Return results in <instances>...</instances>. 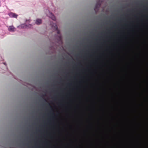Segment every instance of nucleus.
I'll use <instances>...</instances> for the list:
<instances>
[{
	"instance_id": "obj_1",
	"label": "nucleus",
	"mask_w": 148,
	"mask_h": 148,
	"mask_svg": "<svg viewBox=\"0 0 148 148\" xmlns=\"http://www.w3.org/2000/svg\"><path fill=\"white\" fill-rule=\"evenodd\" d=\"M101 3L99 2H97L94 8V10L96 12H97L99 10V8L101 6Z\"/></svg>"
},
{
	"instance_id": "obj_2",
	"label": "nucleus",
	"mask_w": 148,
	"mask_h": 148,
	"mask_svg": "<svg viewBox=\"0 0 148 148\" xmlns=\"http://www.w3.org/2000/svg\"><path fill=\"white\" fill-rule=\"evenodd\" d=\"M9 15L11 17L15 18H16L18 16V15L13 12H10L9 13Z\"/></svg>"
},
{
	"instance_id": "obj_3",
	"label": "nucleus",
	"mask_w": 148,
	"mask_h": 148,
	"mask_svg": "<svg viewBox=\"0 0 148 148\" xmlns=\"http://www.w3.org/2000/svg\"><path fill=\"white\" fill-rule=\"evenodd\" d=\"M15 29L13 26H10L8 28V30L11 32H14L15 31Z\"/></svg>"
},
{
	"instance_id": "obj_4",
	"label": "nucleus",
	"mask_w": 148,
	"mask_h": 148,
	"mask_svg": "<svg viewBox=\"0 0 148 148\" xmlns=\"http://www.w3.org/2000/svg\"><path fill=\"white\" fill-rule=\"evenodd\" d=\"M42 23V21L41 19H38L36 20V23L38 25H39Z\"/></svg>"
},
{
	"instance_id": "obj_5",
	"label": "nucleus",
	"mask_w": 148,
	"mask_h": 148,
	"mask_svg": "<svg viewBox=\"0 0 148 148\" xmlns=\"http://www.w3.org/2000/svg\"><path fill=\"white\" fill-rule=\"evenodd\" d=\"M54 28L55 30H58V31H57V34H60V31L59 30H58V27H57V26L56 25V24L54 26Z\"/></svg>"
},
{
	"instance_id": "obj_6",
	"label": "nucleus",
	"mask_w": 148,
	"mask_h": 148,
	"mask_svg": "<svg viewBox=\"0 0 148 148\" xmlns=\"http://www.w3.org/2000/svg\"><path fill=\"white\" fill-rule=\"evenodd\" d=\"M51 19L54 21H55L56 20V17L52 13L51 14Z\"/></svg>"
},
{
	"instance_id": "obj_7",
	"label": "nucleus",
	"mask_w": 148,
	"mask_h": 148,
	"mask_svg": "<svg viewBox=\"0 0 148 148\" xmlns=\"http://www.w3.org/2000/svg\"><path fill=\"white\" fill-rule=\"evenodd\" d=\"M50 108L51 109H52V107H51V106H50Z\"/></svg>"
}]
</instances>
